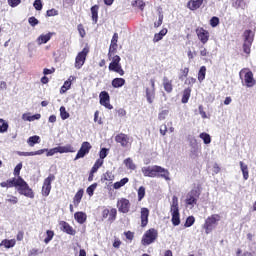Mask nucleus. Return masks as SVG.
I'll use <instances>...</instances> for the list:
<instances>
[{
	"label": "nucleus",
	"mask_w": 256,
	"mask_h": 256,
	"mask_svg": "<svg viewBox=\"0 0 256 256\" xmlns=\"http://www.w3.org/2000/svg\"><path fill=\"white\" fill-rule=\"evenodd\" d=\"M53 237H55V232L52 230L46 231V238L44 239V243L47 245L49 242L53 240Z\"/></svg>",
	"instance_id": "a18cd8bd"
},
{
	"label": "nucleus",
	"mask_w": 256,
	"mask_h": 256,
	"mask_svg": "<svg viewBox=\"0 0 256 256\" xmlns=\"http://www.w3.org/2000/svg\"><path fill=\"white\" fill-rule=\"evenodd\" d=\"M21 169H23V163H19L18 165H16V167L14 168V175L19 177V173H21Z\"/></svg>",
	"instance_id": "5fc2aeb1"
},
{
	"label": "nucleus",
	"mask_w": 256,
	"mask_h": 256,
	"mask_svg": "<svg viewBox=\"0 0 256 256\" xmlns=\"http://www.w3.org/2000/svg\"><path fill=\"white\" fill-rule=\"evenodd\" d=\"M151 88H146V99L148 103H153L155 99V79H150Z\"/></svg>",
	"instance_id": "2eb2a0df"
},
{
	"label": "nucleus",
	"mask_w": 256,
	"mask_h": 256,
	"mask_svg": "<svg viewBox=\"0 0 256 256\" xmlns=\"http://www.w3.org/2000/svg\"><path fill=\"white\" fill-rule=\"evenodd\" d=\"M91 15L93 23L97 24V21L99 19V6L94 5L91 7Z\"/></svg>",
	"instance_id": "7c9ffc66"
},
{
	"label": "nucleus",
	"mask_w": 256,
	"mask_h": 256,
	"mask_svg": "<svg viewBox=\"0 0 256 256\" xmlns=\"http://www.w3.org/2000/svg\"><path fill=\"white\" fill-rule=\"evenodd\" d=\"M239 165L243 174V179L244 181H247V179H249V167L247 166V164L243 163V161H240Z\"/></svg>",
	"instance_id": "c756f323"
},
{
	"label": "nucleus",
	"mask_w": 256,
	"mask_h": 256,
	"mask_svg": "<svg viewBox=\"0 0 256 256\" xmlns=\"http://www.w3.org/2000/svg\"><path fill=\"white\" fill-rule=\"evenodd\" d=\"M189 97H191V88H186L183 91L182 103H188L189 102Z\"/></svg>",
	"instance_id": "37998d69"
},
{
	"label": "nucleus",
	"mask_w": 256,
	"mask_h": 256,
	"mask_svg": "<svg viewBox=\"0 0 256 256\" xmlns=\"http://www.w3.org/2000/svg\"><path fill=\"white\" fill-rule=\"evenodd\" d=\"M196 82H197V79H195L193 77H189L186 79L185 84L186 85H195Z\"/></svg>",
	"instance_id": "338daca9"
},
{
	"label": "nucleus",
	"mask_w": 256,
	"mask_h": 256,
	"mask_svg": "<svg viewBox=\"0 0 256 256\" xmlns=\"http://www.w3.org/2000/svg\"><path fill=\"white\" fill-rule=\"evenodd\" d=\"M163 88L166 93H171L173 91V80H169L167 76L163 77Z\"/></svg>",
	"instance_id": "4be33fe9"
},
{
	"label": "nucleus",
	"mask_w": 256,
	"mask_h": 256,
	"mask_svg": "<svg viewBox=\"0 0 256 256\" xmlns=\"http://www.w3.org/2000/svg\"><path fill=\"white\" fill-rule=\"evenodd\" d=\"M142 173L144 177H157V165L142 167Z\"/></svg>",
	"instance_id": "dca6fc26"
},
{
	"label": "nucleus",
	"mask_w": 256,
	"mask_h": 256,
	"mask_svg": "<svg viewBox=\"0 0 256 256\" xmlns=\"http://www.w3.org/2000/svg\"><path fill=\"white\" fill-rule=\"evenodd\" d=\"M206 73H207V68L205 66L200 67V70L198 72V81L200 83H203V81H205Z\"/></svg>",
	"instance_id": "ea45409f"
},
{
	"label": "nucleus",
	"mask_w": 256,
	"mask_h": 256,
	"mask_svg": "<svg viewBox=\"0 0 256 256\" xmlns=\"http://www.w3.org/2000/svg\"><path fill=\"white\" fill-rule=\"evenodd\" d=\"M47 154V157H53V155H56V153H75V148H73V146H71V144H67L65 146H57L55 148H51V149H44Z\"/></svg>",
	"instance_id": "39448f33"
},
{
	"label": "nucleus",
	"mask_w": 256,
	"mask_h": 256,
	"mask_svg": "<svg viewBox=\"0 0 256 256\" xmlns=\"http://www.w3.org/2000/svg\"><path fill=\"white\" fill-rule=\"evenodd\" d=\"M102 181H109L110 183H113L115 181V175L111 171H107L102 175Z\"/></svg>",
	"instance_id": "e433bc0d"
},
{
	"label": "nucleus",
	"mask_w": 256,
	"mask_h": 256,
	"mask_svg": "<svg viewBox=\"0 0 256 256\" xmlns=\"http://www.w3.org/2000/svg\"><path fill=\"white\" fill-rule=\"evenodd\" d=\"M91 148V143L83 142L74 160L77 161L78 159H83V157H85V155H88L89 151H91Z\"/></svg>",
	"instance_id": "9b49d317"
},
{
	"label": "nucleus",
	"mask_w": 256,
	"mask_h": 256,
	"mask_svg": "<svg viewBox=\"0 0 256 256\" xmlns=\"http://www.w3.org/2000/svg\"><path fill=\"white\" fill-rule=\"evenodd\" d=\"M144 197H145V187L141 186L138 189V201H142Z\"/></svg>",
	"instance_id": "603ef678"
},
{
	"label": "nucleus",
	"mask_w": 256,
	"mask_h": 256,
	"mask_svg": "<svg viewBox=\"0 0 256 256\" xmlns=\"http://www.w3.org/2000/svg\"><path fill=\"white\" fill-rule=\"evenodd\" d=\"M95 189H97V183L90 185L86 189V193L89 195V197H93V193H95Z\"/></svg>",
	"instance_id": "09e8293b"
},
{
	"label": "nucleus",
	"mask_w": 256,
	"mask_h": 256,
	"mask_svg": "<svg viewBox=\"0 0 256 256\" xmlns=\"http://www.w3.org/2000/svg\"><path fill=\"white\" fill-rule=\"evenodd\" d=\"M74 219L79 223L80 225H83L85 221H87V214L85 212H76L74 214Z\"/></svg>",
	"instance_id": "b1692460"
},
{
	"label": "nucleus",
	"mask_w": 256,
	"mask_h": 256,
	"mask_svg": "<svg viewBox=\"0 0 256 256\" xmlns=\"http://www.w3.org/2000/svg\"><path fill=\"white\" fill-rule=\"evenodd\" d=\"M57 15H59V11H57L56 9H51L47 11L48 17H55Z\"/></svg>",
	"instance_id": "680f3d73"
},
{
	"label": "nucleus",
	"mask_w": 256,
	"mask_h": 256,
	"mask_svg": "<svg viewBox=\"0 0 256 256\" xmlns=\"http://www.w3.org/2000/svg\"><path fill=\"white\" fill-rule=\"evenodd\" d=\"M29 25H31V27H35V25H39V20H37V18L35 17H30L28 19Z\"/></svg>",
	"instance_id": "6e6d98bb"
},
{
	"label": "nucleus",
	"mask_w": 256,
	"mask_h": 256,
	"mask_svg": "<svg viewBox=\"0 0 256 256\" xmlns=\"http://www.w3.org/2000/svg\"><path fill=\"white\" fill-rule=\"evenodd\" d=\"M166 35H167V29L164 28L159 33H156L154 35L153 42L159 43V41H161V39H163V37H165Z\"/></svg>",
	"instance_id": "f704fd0d"
},
{
	"label": "nucleus",
	"mask_w": 256,
	"mask_h": 256,
	"mask_svg": "<svg viewBox=\"0 0 256 256\" xmlns=\"http://www.w3.org/2000/svg\"><path fill=\"white\" fill-rule=\"evenodd\" d=\"M169 115V110H162L159 114H158V119L159 121H165V119H167Z\"/></svg>",
	"instance_id": "3c124183"
},
{
	"label": "nucleus",
	"mask_w": 256,
	"mask_h": 256,
	"mask_svg": "<svg viewBox=\"0 0 256 256\" xmlns=\"http://www.w3.org/2000/svg\"><path fill=\"white\" fill-rule=\"evenodd\" d=\"M210 25H211V27H217V25H219V18L213 17V18L210 20Z\"/></svg>",
	"instance_id": "69168bd1"
},
{
	"label": "nucleus",
	"mask_w": 256,
	"mask_h": 256,
	"mask_svg": "<svg viewBox=\"0 0 256 256\" xmlns=\"http://www.w3.org/2000/svg\"><path fill=\"white\" fill-rule=\"evenodd\" d=\"M17 184V178H13L11 180H7L6 182H1V187H15Z\"/></svg>",
	"instance_id": "79ce46f5"
},
{
	"label": "nucleus",
	"mask_w": 256,
	"mask_h": 256,
	"mask_svg": "<svg viewBox=\"0 0 256 256\" xmlns=\"http://www.w3.org/2000/svg\"><path fill=\"white\" fill-rule=\"evenodd\" d=\"M109 221L113 222L117 219V209L112 208L108 214Z\"/></svg>",
	"instance_id": "8fccbe9b"
},
{
	"label": "nucleus",
	"mask_w": 256,
	"mask_h": 256,
	"mask_svg": "<svg viewBox=\"0 0 256 256\" xmlns=\"http://www.w3.org/2000/svg\"><path fill=\"white\" fill-rule=\"evenodd\" d=\"M60 226L62 227L64 233H67L68 235H75V230L73 227H71V225H69V223L62 221L60 222Z\"/></svg>",
	"instance_id": "a878e982"
},
{
	"label": "nucleus",
	"mask_w": 256,
	"mask_h": 256,
	"mask_svg": "<svg viewBox=\"0 0 256 256\" xmlns=\"http://www.w3.org/2000/svg\"><path fill=\"white\" fill-rule=\"evenodd\" d=\"M102 166H103V160H101V159L96 160L94 166L91 169V173H97L99 168Z\"/></svg>",
	"instance_id": "49530a36"
},
{
	"label": "nucleus",
	"mask_w": 256,
	"mask_h": 256,
	"mask_svg": "<svg viewBox=\"0 0 256 256\" xmlns=\"http://www.w3.org/2000/svg\"><path fill=\"white\" fill-rule=\"evenodd\" d=\"M51 37H53V33L49 32L47 34H41L37 39L36 43L38 45H45V43H49L51 41Z\"/></svg>",
	"instance_id": "aec40b11"
},
{
	"label": "nucleus",
	"mask_w": 256,
	"mask_h": 256,
	"mask_svg": "<svg viewBox=\"0 0 256 256\" xmlns=\"http://www.w3.org/2000/svg\"><path fill=\"white\" fill-rule=\"evenodd\" d=\"M34 8L36 9V11H41L43 9V4L41 3V0H35Z\"/></svg>",
	"instance_id": "4d7b16f0"
},
{
	"label": "nucleus",
	"mask_w": 256,
	"mask_h": 256,
	"mask_svg": "<svg viewBox=\"0 0 256 256\" xmlns=\"http://www.w3.org/2000/svg\"><path fill=\"white\" fill-rule=\"evenodd\" d=\"M107 149L106 148H102L100 150V153H99V159H101V161H103V159H105V157H107Z\"/></svg>",
	"instance_id": "052dcab7"
},
{
	"label": "nucleus",
	"mask_w": 256,
	"mask_h": 256,
	"mask_svg": "<svg viewBox=\"0 0 256 256\" xmlns=\"http://www.w3.org/2000/svg\"><path fill=\"white\" fill-rule=\"evenodd\" d=\"M108 59L110 61L108 66L109 71L117 73L120 77H123V75H125V70H123V66H121V57H119V55L113 56V54L108 53Z\"/></svg>",
	"instance_id": "f03ea898"
},
{
	"label": "nucleus",
	"mask_w": 256,
	"mask_h": 256,
	"mask_svg": "<svg viewBox=\"0 0 256 256\" xmlns=\"http://www.w3.org/2000/svg\"><path fill=\"white\" fill-rule=\"evenodd\" d=\"M160 135L165 137L167 135V125L163 124L160 126Z\"/></svg>",
	"instance_id": "e2e57ef3"
},
{
	"label": "nucleus",
	"mask_w": 256,
	"mask_h": 256,
	"mask_svg": "<svg viewBox=\"0 0 256 256\" xmlns=\"http://www.w3.org/2000/svg\"><path fill=\"white\" fill-rule=\"evenodd\" d=\"M39 119H41V114L31 115V113H24L22 115V120L23 121L33 122V121H37Z\"/></svg>",
	"instance_id": "393cba45"
},
{
	"label": "nucleus",
	"mask_w": 256,
	"mask_h": 256,
	"mask_svg": "<svg viewBox=\"0 0 256 256\" xmlns=\"http://www.w3.org/2000/svg\"><path fill=\"white\" fill-rule=\"evenodd\" d=\"M55 181V176L50 175L44 180V184L42 186V195L44 197H49V194L51 193V183Z\"/></svg>",
	"instance_id": "f8f14e48"
},
{
	"label": "nucleus",
	"mask_w": 256,
	"mask_h": 256,
	"mask_svg": "<svg viewBox=\"0 0 256 256\" xmlns=\"http://www.w3.org/2000/svg\"><path fill=\"white\" fill-rule=\"evenodd\" d=\"M116 143H120L122 147H128L129 146V136L126 134H118L115 137Z\"/></svg>",
	"instance_id": "6ab92c4d"
},
{
	"label": "nucleus",
	"mask_w": 256,
	"mask_h": 256,
	"mask_svg": "<svg viewBox=\"0 0 256 256\" xmlns=\"http://www.w3.org/2000/svg\"><path fill=\"white\" fill-rule=\"evenodd\" d=\"M170 175H171V173L169 172V170H167L161 166H157V176L156 177H161L162 179H165V181H171Z\"/></svg>",
	"instance_id": "a211bd4d"
},
{
	"label": "nucleus",
	"mask_w": 256,
	"mask_h": 256,
	"mask_svg": "<svg viewBox=\"0 0 256 256\" xmlns=\"http://www.w3.org/2000/svg\"><path fill=\"white\" fill-rule=\"evenodd\" d=\"M83 189L78 190V193L75 194L74 198H73V204L75 205V207L79 206V203H81V199H83Z\"/></svg>",
	"instance_id": "72a5a7b5"
},
{
	"label": "nucleus",
	"mask_w": 256,
	"mask_h": 256,
	"mask_svg": "<svg viewBox=\"0 0 256 256\" xmlns=\"http://www.w3.org/2000/svg\"><path fill=\"white\" fill-rule=\"evenodd\" d=\"M198 199H199V191L192 190L187 194L185 203L190 209H193L195 205H197Z\"/></svg>",
	"instance_id": "9d476101"
},
{
	"label": "nucleus",
	"mask_w": 256,
	"mask_h": 256,
	"mask_svg": "<svg viewBox=\"0 0 256 256\" xmlns=\"http://www.w3.org/2000/svg\"><path fill=\"white\" fill-rule=\"evenodd\" d=\"M112 87H114V89H119L121 87H123V85H125V79L123 78H114L111 82Z\"/></svg>",
	"instance_id": "473e14b6"
},
{
	"label": "nucleus",
	"mask_w": 256,
	"mask_h": 256,
	"mask_svg": "<svg viewBox=\"0 0 256 256\" xmlns=\"http://www.w3.org/2000/svg\"><path fill=\"white\" fill-rule=\"evenodd\" d=\"M236 256H253V254H251V252H244L243 254H241V249H238L236 252Z\"/></svg>",
	"instance_id": "774afa93"
},
{
	"label": "nucleus",
	"mask_w": 256,
	"mask_h": 256,
	"mask_svg": "<svg viewBox=\"0 0 256 256\" xmlns=\"http://www.w3.org/2000/svg\"><path fill=\"white\" fill-rule=\"evenodd\" d=\"M219 221H221V216H219V214H213L210 217H208L205 220V223L203 225V227L205 229V233L207 235H209V233H211V231H213V226L217 225V223H219Z\"/></svg>",
	"instance_id": "423d86ee"
},
{
	"label": "nucleus",
	"mask_w": 256,
	"mask_h": 256,
	"mask_svg": "<svg viewBox=\"0 0 256 256\" xmlns=\"http://www.w3.org/2000/svg\"><path fill=\"white\" fill-rule=\"evenodd\" d=\"M87 55H89V49L87 47L83 48V50L77 54L74 64L76 69H81V67L85 65Z\"/></svg>",
	"instance_id": "6e6552de"
},
{
	"label": "nucleus",
	"mask_w": 256,
	"mask_h": 256,
	"mask_svg": "<svg viewBox=\"0 0 256 256\" xmlns=\"http://www.w3.org/2000/svg\"><path fill=\"white\" fill-rule=\"evenodd\" d=\"M100 98V105H103V107H106V109H113V106L111 105L109 93L106 91H102L99 95Z\"/></svg>",
	"instance_id": "f3484780"
},
{
	"label": "nucleus",
	"mask_w": 256,
	"mask_h": 256,
	"mask_svg": "<svg viewBox=\"0 0 256 256\" xmlns=\"http://www.w3.org/2000/svg\"><path fill=\"white\" fill-rule=\"evenodd\" d=\"M240 78L248 88L255 87V77L253 76V72L248 68H244L240 71Z\"/></svg>",
	"instance_id": "20e7f679"
},
{
	"label": "nucleus",
	"mask_w": 256,
	"mask_h": 256,
	"mask_svg": "<svg viewBox=\"0 0 256 256\" xmlns=\"http://www.w3.org/2000/svg\"><path fill=\"white\" fill-rule=\"evenodd\" d=\"M39 141H41V137L35 135L32 137H29L27 140V143H28L29 147H35L36 143H39Z\"/></svg>",
	"instance_id": "58836bf2"
},
{
	"label": "nucleus",
	"mask_w": 256,
	"mask_h": 256,
	"mask_svg": "<svg viewBox=\"0 0 256 256\" xmlns=\"http://www.w3.org/2000/svg\"><path fill=\"white\" fill-rule=\"evenodd\" d=\"M15 188L18 191L19 195H24V197H27L28 199L35 198V192H33V189H31V187H29V184H27V182L19 176L16 178Z\"/></svg>",
	"instance_id": "f257e3e1"
},
{
	"label": "nucleus",
	"mask_w": 256,
	"mask_h": 256,
	"mask_svg": "<svg viewBox=\"0 0 256 256\" xmlns=\"http://www.w3.org/2000/svg\"><path fill=\"white\" fill-rule=\"evenodd\" d=\"M124 165H125V167L130 169V171H135L137 169L135 162H133V159H131V158H126L124 160Z\"/></svg>",
	"instance_id": "c9c22d12"
},
{
	"label": "nucleus",
	"mask_w": 256,
	"mask_h": 256,
	"mask_svg": "<svg viewBox=\"0 0 256 256\" xmlns=\"http://www.w3.org/2000/svg\"><path fill=\"white\" fill-rule=\"evenodd\" d=\"M196 35L203 45H205L207 41H209V31L205 30L202 27L196 29Z\"/></svg>",
	"instance_id": "4468645a"
},
{
	"label": "nucleus",
	"mask_w": 256,
	"mask_h": 256,
	"mask_svg": "<svg viewBox=\"0 0 256 256\" xmlns=\"http://www.w3.org/2000/svg\"><path fill=\"white\" fill-rule=\"evenodd\" d=\"M170 212L172 215V225H174V227L181 225V218L179 214V198H177V196L172 197Z\"/></svg>",
	"instance_id": "7ed1b4c3"
},
{
	"label": "nucleus",
	"mask_w": 256,
	"mask_h": 256,
	"mask_svg": "<svg viewBox=\"0 0 256 256\" xmlns=\"http://www.w3.org/2000/svg\"><path fill=\"white\" fill-rule=\"evenodd\" d=\"M78 33L80 35V37H85L86 32H85V28L83 27V24H79L78 25Z\"/></svg>",
	"instance_id": "bf43d9fd"
},
{
	"label": "nucleus",
	"mask_w": 256,
	"mask_h": 256,
	"mask_svg": "<svg viewBox=\"0 0 256 256\" xmlns=\"http://www.w3.org/2000/svg\"><path fill=\"white\" fill-rule=\"evenodd\" d=\"M117 208L120 213H129L131 202L127 198H120L117 202Z\"/></svg>",
	"instance_id": "ddd939ff"
},
{
	"label": "nucleus",
	"mask_w": 256,
	"mask_h": 256,
	"mask_svg": "<svg viewBox=\"0 0 256 256\" xmlns=\"http://www.w3.org/2000/svg\"><path fill=\"white\" fill-rule=\"evenodd\" d=\"M43 153H45V150H38L35 152H21L18 151L17 155H19L20 157H35V155H43Z\"/></svg>",
	"instance_id": "bb28decb"
},
{
	"label": "nucleus",
	"mask_w": 256,
	"mask_h": 256,
	"mask_svg": "<svg viewBox=\"0 0 256 256\" xmlns=\"http://www.w3.org/2000/svg\"><path fill=\"white\" fill-rule=\"evenodd\" d=\"M16 243L17 241L15 239H10V240L4 239L0 243V247H5V249H11Z\"/></svg>",
	"instance_id": "2f4dec72"
},
{
	"label": "nucleus",
	"mask_w": 256,
	"mask_h": 256,
	"mask_svg": "<svg viewBox=\"0 0 256 256\" xmlns=\"http://www.w3.org/2000/svg\"><path fill=\"white\" fill-rule=\"evenodd\" d=\"M8 5H10V7H17L21 5V0H8Z\"/></svg>",
	"instance_id": "13d9d810"
},
{
	"label": "nucleus",
	"mask_w": 256,
	"mask_h": 256,
	"mask_svg": "<svg viewBox=\"0 0 256 256\" xmlns=\"http://www.w3.org/2000/svg\"><path fill=\"white\" fill-rule=\"evenodd\" d=\"M9 129V123L5 121L4 119H0V133H7V130Z\"/></svg>",
	"instance_id": "c03bdc74"
},
{
	"label": "nucleus",
	"mask_w": 256,
	"mask_h": 256,
	"mask_svg": "<svg viewBox=\"0 0 256 256\" xmlns=\"http://www.w3.org/2000/svg\"><path fill=\"white\" fill-rule=\"evenodd\" d=\"M195 223V217L190 216L186 219V222L184 224V227H191Z\"/></svg>",
	"instance_id": "864d4df0"
},
{
	"label": "nucleus",
	"mask_w": 256,
	"mask_h": 256,
	"mask_svg": "<svg viewBox=\"0 0 256 256\" xmlns=\"http://www.w3.org/2000/svg\"><path fill=\"white\" fill-rule=\"evenodd\" d=\"M201 5H203V0H190L188 2V8H190L191 11H195V10L199 9V7H201Z\"/></svg>",
	"instance_id": "cd10ccee"
},
{
	"label": "nucleus",
	"mask_w": 256,
	"mask_h": 256,
	"mask_svg": "<svg viewBox=\"0 0 256 256\" xmlns=\"http://www.w3.org/2000/svg\"><path fill=\"white\" fill-rule=\"evenodd\" d=\"M147 223H149V209L142 208L141 209V226L147 227Z\"/></svg>",
	"instance_id": "412c9836"
},
{
	"label": "nucleus",
	"mask_w": 256,
	"mask_h": 256,
	"mask_svg": "<svg viewBox=\"0 0 256 256\" xmlns=\"http://www.w3.org/2000/svg\"><path fill=\"white\" fill-rule=\"evenodd\" d=\"M75 79V77L73 76H70L68 78V80H66L63 84V86L61 87L60 89V93L63 94V93H67V91H69V89H71V81H73Z\"/></svg>",
	"instance_id": "c85d7f7f"
},
{
	"label": "nucleus",
	"mask_w": 256,
	"mask_h": 256,
	"mask_svg": "<svg viewBox=\"0 0 256 256\" xmlns=\"http://www.w3.org/2000/svg\"><path fill=\"white\" fill-rule=\"evenodd\" d=\"M60 117L63 121H65V119H69L70 117L69 112H67L64 106L60 107Z\"/></svg>",
	"instance_id": "de8ad7c7"
},
{
	"label": "nucleus",
	"mask_w": 256,
	"mask_h": 256,
	"mask_svg": "<svg viewBox=\"0 0 256 256\" xmlns=\"http://www.w3.org/2000/svg\"><path fill=\"white\" fill-rule=\"evenodd\" d=\"M253 43V32L250 30H246L244 32V45H243V51L246 53V55H249L251 53V45Z\"/></svg>",
	"instance_id": "1a4fd4ad"
},
{
	"label": "nucleus",
	"mask_w": 256,
	"mask_h": 256,
	"mask_svg": "<svg viewBox=\"0 0 256 256\" xmlns=\"http://www.w3.org/2000/svg\"><path fill=\"white\" fill-rule=\"evenodd\" d=\"M118 39H119V35L117 33H115L112 37L110 48H109L110 55H113V53H115V51H117V41H118Z\"/></svg>",
	"instance_id": "5701e85b"
},
{
	"label": "nucleus",
	"mask_w": 256,
	"mask_h": 256,
	"mask_svg": "<svg viewBox=\"0 0 256 256\" xmlns=\"http://www.w3.org/2000/svg\"><path fill=\"white\" fill-rule=\"evenodd\" d=\"M157 230L151 228L148 231H146L142 237L141 243L142 245H151V243H155V240L157 239Z\"/></svg>",
	"instance_id": "0eeeda50"
},
{
	"label": "nucleus",
	"mask_w": 256,
	"mask_h": 256,
	"mask_svg": "<svg viewBox=\"0 0 256 256\" xmlns=\"http://www.w3.org/2000/svg\"><path fill=\"white\" fill-rule=\"evenodd\" d=\"M127 183H129V178H123L113 184V189H121V187H125Z\"/></svg>",
	"instance_id": "4c0bfd02"
},
{
	"label": "nucleus",
	"mask_w": 256,
	"mask_h": 256,
	"mask_svg": "<svg viewBox=\"0 0 256 256\" xmlns=\"http://www.w3.org/2000/svg\"><path fill=\"white\" fill-rule=\"evenodd\" d=\"M199 137H200V139H202L204 145H209L211 143V135H209L205 132H202V133H200Z\"/></svg>",
	"instance_id": "a19ab883"
},
{
	"label": "nucleus",
	"mask_w": 256,
	"mask_h": 256,
	"mask_svg": "<svg viewBox=\"0 0 256 256\" xmlns=\"http://www.w3.org/2000/svg\"><path fill=\"white\" fill-rule=\"evenodd\" d=\"M8 203H13V205H17V203H19V199L15 196H10L7 199Z\"/></svg>",
	"instance_id": "0e129e2a"
}]
</instances>
